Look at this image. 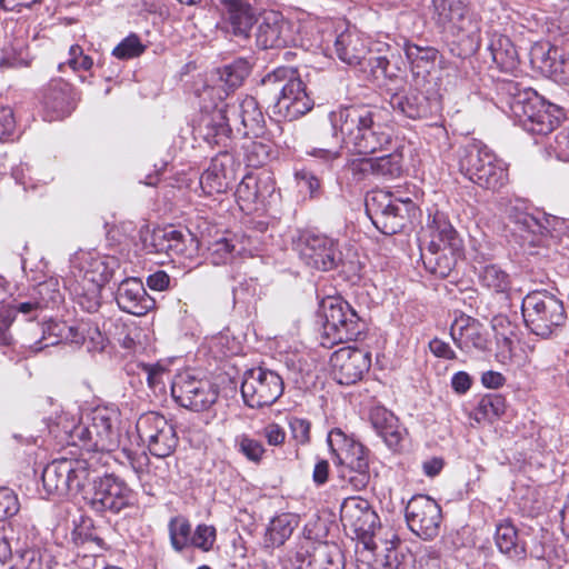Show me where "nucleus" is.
<instances>
[{
  "label": "nucleus",
  "mask_w": 569,
  "mask_h": 569,
  "mask_svg": "<svg viewBox=\"0 0 569 569\" xmlns=\"http://www.w3.org/2000/svg\"><path fill=\"white\" fill-rule=\"evenodd\" d=\"M296 179L301 190L315 197L320 190V180L309 170L301 169L296 172Z\"/></svg>",
  "instance_id": "nucleus-63"
},
{
  "label": "nucleus",
  "mask_w": 569,
  "mask_h": 569,
  "mask_svg": "<svg viewBox=\"0 0 569 569\" xmlns=\"http://www.w3.org/2000/svg\"><path fill=\"white\" fill-rule=\"evenodd\" d=\"M223 3L227 31L234 37L248 39L249 32L257 21L254 10L241 0H226Z\"/></svg>",
  "instance_id": "nucleus-29"
},
{
  "label": "nucleus",
  "mask_w": 569,
  "mask_h": 569,
  "mask_svg": "<svg viewBox=\"0 0 569 569\" xmlns=\"http://www.w3.org/2000/svg\"><path fill=\"white\" fill-rule=\"evenodd\" d=\"M140 439L147 442L152 456L158 459L169 457L178 445L176 429L162 415L148 412L137 421Z\"/></svg>",
  "instance_id": "nucleus-15"
},
{
  "label": "nucleus",
  "mask_w": 569,
  "mask_h": 569,
  "mask_svg": "<svg viewBox=\"0 0 569 569\" xmlns=\"http://www.w3.org/2000/svg\"><path fill=\"white\" fill-rule=\"evenodd\" d=\"M20 510L17 495L9 488H0V521L11 518Z\"/></svg>",
  "instance_id": "nucleus-56"
},
{
  "label": "nucleus",
  "mask_w": 569,
  "mask_h": 569,
  "mask_svg": "<svg viewBox=\"0 0 569 569\" xmlns=\"http://www.w3.org/2000/svg\"><path fill=\"white\" fill-rule=\"evenodd\" d=\"M236 443L239 451L253 462H259L264 453L262 443L247 435L239 436L236 439Z\"/></svg>",
  "instance_id": "nucleus-55"
},
{
  "label": "nucleus",
  "mask_w": 569,
  "mask_h": 569,
  "mask_svg": "<svg viewBox=\"0 0 569 569\" xmlns=\"http://www.w3.org/2000/svg\"><path fill=\"white\" fill-rule=\"evenodd\" d=\"M313 563L312 541L303 539L295 549H290L280 559L282 569H305Z\"/></svg>",
  "instance_id": "nucleus-47"
},
{
  "label": "nucleus",
  "mask_w": 569,
  "mask_h": 569,
  "mask_svg": "<svg viewBox=\"0 0 569 569\" xmlns=\"http://www.w3.org/2000/svg\"><path fill=\"white\" fill-rule=\"evenodd\" d=\"M150 247L154 252H164L168 256L182 254L186 249L182 232L172 228L153 230Z\"/></svg>",
  "instance_id": "nucleus-38"
},
{
  "label": "nucleus",
  "mask_w": 569,
  "mask_h": 569,
  "mask_svg": "<svg viewBox=\"0 0 569 569\" xmlns=\"http://www.w3.org/2000/svg\"><path fill=\"white\" fill-rule=\"evenodd\" d=\"M293 528L288 515L273 518L267 529L264 543L267 547H279L291 536Z\"/></svg>",
  "instance_id": "nucleus-51"
},
{
  "label": "nucleus",
  "mask_w": 569,
  "mask_h": 569,
  "mask_svg": "<svg viewBox=\"0 0 569 569\" xmlns=\"http://www.w3.org/2000/svg\"><path fill=\"white\" fill-rule=\"evenodd\" d=\"M281 376L270 369L257 367L244 372L241 395L250 408H263L273 405L283 393Z\"/></svg>",
  "instance_id": "nucleus-14"
},
{
  "label": "nucleus",
  "mask_w": 569,
  "mask_h": 569,
  "mask_svg": "<svg viewBox=\"0 0 569 569\" xmlns=\"http://www.w3.org/2000/svg\"><path fill=\"white\" fill-rule=\"evenodd\" d=\"M41 339L37 341L38 349L56 346L61 341H69L78 345L84 340L83 333L79 332L78 328L54 321L43 323L41 326Z\"/></svg>",
  "instance_id": "nucleus-35"
},
{
  "label": "nucleus",
  "mask_w": 569,
  "mask_h": 569,
  "mask_svg": "<svg viewBox=\"0 0 569 569\" xmlns=\"http://www.w3.org/2000/svg\"><path fill=\"white\" fill-rule=\"evenodd\" d=\"M30 57L28 47L23 38H13L8 40L1 49L0 68L10 69L26 67L29 64Z\"/></svg>",
  "instance_id": "nucleus-43"
},
{
  "label": "nucleus",
  "mask_w": 569,
  "mask_h": 569,
  "mask_svg": "<svg viewBox=\"0 0 569 569\" xmlns=\"http://www.w3.org/2000/svg\"><path fill=\"white\" fill-rule=\"evenodd\" d=\"M289 427L297 443L306 445L309 442L311 423L307 419L292 417L289 420Z\"/></svg>",
  "instance_id": "nucleus-61"
},
{
  "label": "nucleus",
  "mask_w": 569,
  "mask_h": 569,
  "mask_svg": "<svg viewBox=\"0 0 569 569\" xmlns=\"http://www.w3.org/2000/svg\"><path fill=\"white\" fill-rule=\"evenodd\" d=\"M526 326L541 338L551 337L566 321L562 300L547 290L529 292L521 305Z\"/></svg>",
  "instance_id": "nucleus-10"
},
{
  "label": "nucleus",
  "mask_w": 569,
  "mask_h": 569,
  "mask_svg": "<svg viewBox=\"0 0 569 569\" xmlns=\"http://www.w3.org/2000/svg\"><path fill=\"white\" fill-rule=\"evenodd\" d=\"M262 93L273 102L274 116L293 121L313 108V100L308 96L297 69L279 67L266 74L261 81Z\"/></svg>",
  "instance_id": "nucleus-3"
},
{
  "label": "nucleus",
  "mask_w": 569,
  "mask_h": 569,
  "mask_svg": "<svg viewBox=\"0 0 569 569\" xmlns=\"http://www.w3.org/2000/svg\"><path fill=\"white\" fill-rule=\"evenodd\" d=\"M495 542L499 551L512 560L526 558V542L519 537L518 529L510 519L496 526Z\"/></svg>",
  "instance_id": "nucleus-32"
},
{
  "label": "nucleus",
  "mask_w": 569,
  "mask_h": 569,
  "mask_svg": "<svg viewBox=\"0 0 569 569\" xmlns=\"http://www.w3.org/2000/svg\"><path fill=\"white\" fill-rule=\"evenodd\" d=\"M413 203L410 199L395 198L385 190H373L366 197V212L375 227L383 234L399 232Z\"/></svg>",
  "instance_id": "nucleus-12"
},
{
  "label": "nucleus",
  "mask_w": 569,
  "mask_h": 569,
  "mask_svg": "<svg viewBox=\"0 0 569 569\" xmlns=\"http://www.w3.org/2000/svg\"><path fill=\"white\" fill-rule=\"evenodd\" d=\"M78 263L79 279L103 286L111 279L117 261L92 252H81L72 261Z\"/></svg>",
  "instance_id": "nucleus-24"
},
{
  "label": "nucleus",
  "mask_w": 569,
  "mask_h": 569,
  "mask_svg": "<svg viewBox=\"0 0 569 569\" xmlns=\"http://www.w3.org/2000/svg\"><path fill=\"white\" fill-rule=\"evenodd\" d=\"M168 531L170 543L174 551L181 552L190 546L191 525L187 518L182 516L171 518L168 525Z\"/></svg>",
  "instance_id": "nucleus-49"
},
{
  "label": "nucleus",
  "mask_w": 569,
  "mask_h": 569,
  "mask_svg": "<svg viewBox=\"0 0 569 569\" xmlns=\"http://www.w3.org/2000/svg\"><path fill=\"white\" fill-rule=\"evenodd\" d=\"M250 63L244 59H237L218 70L219 80L228 88L233 89L243 82L250 73Z\"/></svg>",
  "instance_id": "nucleus-50"
},
{
  "label": "nucleus",
  "mask_w": 569,
  "mask_h": 569,
  "mask_svg": "<svg viewBox=\"0 0 569 569\" xmlns=\"http://www.w3.org/2000/svg\"><path fill=\"white\" fill-rule=\"evenodd\" d=\"M274 190L269 176L246 174L236 190L237 201L243 211L252 210V206Z\"/></svg>",
  "instance_id": "nucleus-30"
},
{
  "label": "nucleus",
  "mask_w": 569,
  "mask_h": 569,
  "mask_svg": "<svg viewBox=\"0 0 569 569\" xmlns=\"http://www.w3.org/2000/svg\"><path fill=\"white\" fill-rule=\"evenodd\" d=\"M129 459L132 469L141 481L158 482L159 480H164L168 476L169 466L163 460H159L153 463L146 455H140L138 457L129 456Z\"/></svg>",
  "instance_id": "nucleus-42"
},
{
  "label": "nucleus",
  "mask_w": 569,
  "mask_h": 569,
  "mask_svg": "<svg viewBox=\"0 0 569 569\" xmlns=\"http://www.w3.org/2000/svg\"><path fill=\"white\" fill-rule=\"evenodd\" d=\"M119 308L133 316H144L154 307V300L148 295L142 281L127 278L120 282L116 292Z\"/></svg>",
  "instance_id": "nucleus-23"
},
{
  "label": "nucleus",
  "mask_w": 569,
  "mask_h": 569,
  "mask_svg": "<svg viewBox=\"0 0 569 569\" xmlns=\"http://www.w3.org/2000/svg\"><path fill=\"white\" fill-rule=\"evenodd\" d=\"M430 242L421 258L426 269L439 278H447L463 251V241L443 213L437 212L429 226Z\"/></svg>",
  "instance_id": "nucleus-6"
},
{
  "label": "nucleus",
  "mask_w": 569,
  "mask_h": 569,
  "mask_svg": "<svg viewBox=\"0 0 569 569\" xmlns=\"http://www.w3.org/2000/svg\"><path fill=\"white\" fill-rule=\"evenodd\" d=\"M256 41L261 49L286 47L290 41V26L279 13L271 11L262 17Z\"/></svg>",
  "instance_id": "nucleus-25"
},
{
  "label": "nucleus",
  "mask_w": 569,
  "mask_h": 569,
  "mask_svg": "<svg viewBox=\"0 0 569 569\" xmlns=\"http://www.w3.org/2000/svg\"><path fill=\"white\" fill-rule=\"evenodd\" d=\"M146 46L141 43L140 38L131 33L124 38L112 51L118 59H132L142 54Z\"/></svg>",
  "instance_id": "nucleus-53"
},
{
  "label": "nucleus",
  "mask_w": 569,
  "mask_h": 569,
  "mask_svg": "<svg viewBox=\"0 0 569 569\" xmlns=\"http://www.w3.org/2000/svg\"><path fill=\"white\" fill-rule=\"evenodd\" d=\"M337 57L349 66H360L363 71V61L369 53L368 42L357 30L347 29L336 37L333 43Z\"/></svg>",
  "instance_id": "nucleus-26"
},
{
  "label": "nucleus",
  "mask_w": 569,
  "mask_h": 569,
  "mask_svg": "<svg viewBox=\"0 0 569 569\" xmlns=\"http://www.w3.org/2000/svg\"><path fill=\"white\" fill-rule=\"evenodd\" d=\"M340 520L358 537L373 532L378 516L368 500L360 497L346 498L340 508Z\"/></svg>",
  "instance_id": "nucleus-21"
},
{
  "label": "nucleus",
  "mask_w": 569,
  "mask_h": 569,
  "mask_svg": "<svg viewBox=\"0 0 569 569\" xmlns=\"http://www.w3.org/2000/svg\"><path fill=\"white\" fill-rule=\"evenodd\" d=\"M346 169L352 174L356 181H362L369 176H373L372 158H353L347 162Z\"/></svg>",
  "instance_id": "nucleus-57"
},
{
  "label": "nucleus",
  "mask_w": 569,
  "mask_h": 569,
  "mask_svg": "<svg viewBox=\"0 0 569 569\" xmlns=\"http://www.w3.org/2000/svg\"><path fill=\"white\" fill-rule=\"evenodd\" d=\"M512 221V232L529 246L539 244L541 237L548 232L541 220L527 212L517 213Z\"/></svg>",
  "instance_id": "nucleus-37"
},
{
  "label": "nucleus",
  "mask_w": 569,
  "mask_h": 569,
  "mask_svg": "<svg viewBox=\"0 0 569 569\" xmlns=\"http://www.w3.org/2000/svg\"><path fill=\"white\" fill-rule=\"evenodd\" d=\"M406 520L415 535L423 540H432L440 532L441 508L428 496H413L406 507Z\"/></svg>",
  "instance_id": "nucleus-17"
},
{
  "label": "nucleus",
  "mask_w": 569,
  "mask_h": 569,
  "mask_svg": "<svg viewBox=\"0 0 569 569\" xmlns=\"http://www.w3.org/2000/svg\"><path fill=\"white\" fill-rule=\"evenodd\" d=\"M171 395L181 407L193 411H203L216 402L218 390L209 380L183 371L178 373L172 381Z\"/></svg>",
  "instance_id": "nucleus-16"
},
{
  "label": "nucleus",
  "mask_w": 569,
  "mask_h": 569,
  "mask_svg": "<svg viewBox=\"0 0 569 569\" xmlns=\"http://www.w3.org/2000/svg\"><path fill=\"white\" fill-rule=\"evenodd\" d=\"M370 421L376 432L383 439L390 449H397L402 440L403 432L398 418L383 407L371 409Z\"/></svg>",
  "instance_id": "nucleus-33"
},
{
  "label": "nucleus",
  "mask_w": 569,
  "mask_h": 569,
  "mask_svg": "<svg viewBox=\"0 0 569 569\" xmlns=\"http://www.w3.org/2000/svg\"><path fill=\"white\" fill-rule=\"evenodd\" d=\"M429 11L437 28L466 38L471 50L479 49L481 22L470 9V0H431Z\"/></svg>",
  "instance_id": "nucleus-7"
},
{
  "label": "nucleus",
  "mask_w": 569,
  "mask_h": 569,
  "mask_svg": "<svg viewBox=\"0 0 569 569\" xmlns=\"http://www.w3.org/2000/svg\"><path fill=\"white\" fill-rule=\"evenodd\" d=\"M390 106L407 118L422 119L432 113L437 103L422 92L409 89L393 93L390 98Z\"/></svg>",
  "instance_id": "nucleus-27"
},
{
  "label": "nucleus",
  "mask_w": 569,
  "mask_h": 569,
  "mask_svg": "<svg viewBox=\"0 0 569 569\" xmlns=\"http://www.w3.org/2000/svg\"><path fill=\"white\" fill-rule=\"evenodd\" d=\"M327 441L336 462L342 467L340 478L353 490L365 489L370 481L368 450L340 429H332Z\"/></svg>",
  "instance_id": "nucleus-8"
},
{
  "label": "nucleus",
  "mask_w": 569,
  "mask_h": 569,
  "mask_svg": "<svg viewBox=\"0 0 569 569\" xmlns=\"http://www.w3.org/2000/svg\"><path fill=\"white\" fill-rule=\"evenodd\" d=\"M91 473V465L86 459L53 460L43 469V488L48 495L59 498L77 495L84 489Z\"/></svg>",
  "instance_id": "nucleus-11"
},
{
  "label": "nucleus",
  "mask_w": 569,
  "mask_h": 569,
  "mask_svg": "<svg viewBox=\"0 0 569 569\" xmlns=\"http://www.w3.org/2000/svg\"><path fill=\"white\" fill-rule=\"evenodd\" d=\"M506 411V399L499 393L482 396L472 412L477 422H492L500 418Z\"/></svg>",
  "instance_id": "nucleus-45"
},
{
  "label": "nucleus",
  "mask_w": 569,
  "mask_h": 569,
  "mask_svg": "<svg viewBox=\"0 0 569 569\" xmlns=\"http://www.w3.org/2000/svg\"><path fill=\"white\" fill-rule=\"evenodd\" d=\"M222 104L224 108H228V114L230 116L231 121H233V123L237 121L240 122L243 128L241 132L243 136H249L250 133L258 134L262 129L264 118L257 100L253 97H244L238 103Z\"/></svg>",
  "instance_id": "nucleus-28"
},
{
  "label": "nucleus",
  "mask_w": 569,
  "mask_h": 569,
  "mask_svg": "<svg viewBox=\"0 0 569 569\" xmlns=\"http://www.w3.org/2000/svg\"><path fill=\"white\" fill-rule=\"evenodd\" d=\"M83 498L96 512L119 513L133 506L136 495L123 479L110 473L94 479L92 488L84 492Z\"/></svg>",
  "instance_id": "nucleus-13"
},
{
  "label": "nucleus",
  "mask_w": 569,
  "mask_h": 569,
  "mask_svg": "<svg viewBox=\"0 0 569 569\" xmlns=\"http://www.w3.org/2000/svg\"><path fill=\"white\" fill-rule=\"evenodd\" d=\"M231 118L228 114V108L223 104L220 107L214 104L211 112L202 114L199 124V134L206 142L213 146L222 147L224 150L231 142Z\"/></svg>",
  "instance_id": "nucleus-22"
},
{
  "label": "nucleus",
  "mask_w": 569,
  "mask_h": 569,
  "mask_svg": "<svg viewBox=\"0 0 569 569\" xmlns=\"http://www.w3.org/2000/svg\"><path fill=\"white\" fill-rule=\"evenodd\" d=\"M509 96L508 104L511 114L519 124L532 134L547 136L559 124L562 111L547 102L531 88H520L517 82L510 81L505 84Z\"/></svg>",
  "instance_id": "nucleus-4"
},
{
  "label": "nucleus",
  "mask_w": 569,
  "mask_h": 569,
  "mask_svg": "<svg viewBox=\"0 0 569 569\" xmlns=\"http://www.w3.org/2000/svg\"><path fill=\"white\" fill-rule=\"evenodd\" d=\"M39 295L44 301L46 306L52 303L53 306L59 305L63 300V295L59 289L58 281L50 279L46 282H42L38 287Z\"/></svg>",
  "instance_id": "nucleus-60"
},
{
  "label": "nucleus",
  "mask_w": 569,
  "mask_h": 569,
  "mask_svg": "<svg viewBox=\"0 0 569 569\" xmlns=\"http://www.w3.org/2000/svg\"><path fill=\"white\" fill-rule=\"evenodd\" d=\"M480 284L493 293L509 297L511 292V279L498 264H487L478 273Z\"/></svg>",
  "instance_id": "nucleus-40"
},
{
  "label": "nucleus",
  "mask_w": 569,
  "mask_h": 569,
  "mask_svg": "<svg viewBox=\"0 0 569 569\" xmlns=\"http://www.w3.org/2000/svg\"><path fill=\"white\" fill-rule=\"evenodd\" d=\"M217 538V531L213 526L199 525L191 536L190 546L208 552L212 549Z\"/></svg>",
  "instance_id": "nucleus-54"
},
{
  "label": "nucleus",
  "mask_w": 569,
  "mask_h": 569,
  "mask_svg": "<svg viewBox=\"0 0 569 569\" xmlns=\"http://www.w3.org/2000/svg\"><path fill=\"white\" fill-rule=\"evenodd\" d=\"M405 53L413 68H427L436 60L438 51L433 48L407 43Z\"/></svg>",
  "instance_id": "nucleus-52"
},
{
  "label": "nucleus",
  "mask_w": 569,
  "mask_h": 569,
  "mask_svg": "<svg viewBox=\"0 0 569 569\" xmlns=\"http://www.w3.org/2000/svg\"><path fill=\"white\" fill-rule=\"evenodd\" d=\"M297 247L301 260L317 270H332L341 261L337 240L325 234L305 233Z\"/></svg>",
  "instance_id": "nucleus-18"
},
{
  "label": "nucleus",
  "mask_w": 569,
  "mask_h": 569,
  "mask_svg": "<svg viewBox=\"0 0 569 569\" xmlns=\"http://www.w3.org/2000/svg\"><path fill=\"white\" fill-rule=\"evenodd\" d=\"M489 50L493 62L501 71L510 72L517 68L518 52L508 37L493 33L490 39Z\"/></svg>",
  "instance_id": "nucleus-36"
},
{
  "label": "nucleus",
  "mask_w": 569,
  "mask_h": 569,
  "mask_svg": "<svg viewBox=\"0 0 569 569\" xmlns=\"http://www.w3.org/2000/svg\"><path fill=\"white\" fill-rule=\"evenodd\" d=\"M247 159L249 166H262L264 161L268 159L267 147L263 146L262 143L252 142L251 146L248 148Z\"/></svg>",
  "instance_id": "nucleus-64"
},
{
  "label": "nucleus",
  "mask_w": 569,
  "mask_h": 569,
  "mask_svg": "<svg viewBox=\"0 0 569 569\" xmlns=\"http://www.w3.org/2000/svg\"><path fill=\"white\" fill-rule=\"evenodd\" d=\"M367 64L370 68V74L375 79L379 78H388L392 79L396 77L395 72L390 70V61L382 56H370L369 58L366 56V60L363 61V66Z\"/></svg>",
  "instance_id": "nucleus-58"
},
{
  "label": "nucleus",
  "mask_w": 569,
  "mask_h": 569,
  "mask_svg": "<svg viewBox=\"0 0 569 569\" xmlns=\"http://www.w3.org/2000/svg\"><path fill=\"white\" fill-rule=\"evenodd\" d=\"M330 363L335 378L340 385H352L369 370L371 356L368 351L349 346L335 351Z\"/></svg>",
  "instance_id": "nucleus-19"
},
{
  "label": "nucleus",
  "mask_w": 569,
  "mask_h": 569,
  "mask_svg": "<svg viewBox=\"0 0 569 569\" xmlns=\"http://www.w3.org/2000/svg\"><path fill=\"white\" fill-rule=\"evenodd\" d=\"M312 559L321 569H343L345 557L337 543L319 542L315 546L312 542Z\"/></svg>",
  "instance_id": "nucleus-44"
},
{
  "label": "nucleus",
  "mask_w": 569,
  "mask_h": 569,
  "mask_svg": "<svg viewBox=\"0 0 569 569\" xmlns=\"http://www.w3.org/2000/svg\"><path fill=\"white\" fill-rule=\"evenodd\" d=\"M321 313L323 318L320 343L331 348L335 345L356 340L365 323L356 310L340 298H327L322 301Z\"/></svg>",
  "instance_id": "nucleus-9"
},
{
  "label": "nucleus",
  "mask_w": 569,
  "mask_h": 569,
  "mask_svg": "<svg viewBox=\"0 0 569 569\" xmlns=\"http://www.w3.org/2000/svg\"><path fill=\"white\" fill-rule=\"evenodd\" d=\"M70 84L63 80L51 81L42 93L44 109L52 112L51 119H59L71 112Z\"/></svg>",
  "instance_id": "nucleus-34"
},
{
  "label": "nucleus",
  "mask_w": 569,
  "mask_h": 569,
  "mask_svg": "<svg viewBox=\"0 0 569 569\" xmlns=\"http://www.w3.org/2000/svg\"><path fill=\"white\" fill-rule=\"evenodd\" d=\"M237 162L228 151H220L211 159L210 166L200 177V186L204 193L224 192L236 178Z\"/></svg>",
  "instance_id": "nucleus-20"
},
{
  "label": "nucleus",
  "mask_w": 569,
  "mask_h": 569,
  "mask_svg": "<svg viewBox=\"0 0 569 569\" xmlns=\"http://www.w3.org/2000/svg\"><path fill=\"white\" fill-rule=\"evenodd\" d=\"M16 132V119L11 108L0 107V141H7Z\"/></svg>",
  "instance_id": "nucleus-62"
},
{
  "label": "nucleus",
  "mask_w": 569,
  "mask_h": 569,
  "mask_svg": "<svg viewBox=\"0 0 569 569\" xmlns=\"http://www.w3.org/2000/svg\"><path fill=\"white\" fill-rule=\"evenodd\" d=\"M207 251V258L210 260V262L214 266H221L231 261L234 252H251L252 249L247 246L244 241L238 242L234 239L220 238L211 242L208 246Z\"/></svg>",
  "instance_id": "nucleus-41"
},
{
  "label": "nucleus",
  "mask_w": 569,
  "mask_h": 569,
  "mask_svg": "<svg viewBox=\"0 0 569 569\" xmlns=\"http://www.w3.org/2000/svg\"><path fill=\"white\" fill-rule=\"evenodd\" d=\"M328 122L319 132L325 147L309 152L325 161L338 159L343 146L356 154L369 156L387 149L392 141V126L387 114L376 108L363 104L339 108L328 114Z\"/></svg>",
  "instance_id": "nucleus-1"
},
{
  "label": "nucleus",
  "mask_w": 569,
  "mask_h": 569,
  "mask_svg": "<svg viewBox=\"0 0 569 569\" xmlns=\"http://www.w3.org/2000/svg\"><path fill=\"white\" fill-rule=\"evenodd\" d=\"M457 158L459 171L481 188L496 191L509 181L508 164L479 140L461 146Z\"/></svg>",
  "instance_id": "nucleus-5"
},
{
  "label": "nucleus",
  "mask_w": 569,
  "mask_h": 569,
  "mask_svg": "<svg viewBox=\"0 0 569 569\" xmlns=\"http://www.w3.org/2000/svg\"><path fill=\"white\" fill-rule=\"evenodd\" d=\"M450 336L456 346L466 352H469L472 348L478 350L487 348V339L480 325L470 317L456 319L451 326Z\"/></svg>",
  "instance_id": "nucleus-31"
},
{
  "label": "nucleus",
  "mask_w": 569,
  "mask_h": 569,
  "mask_svg": "<svg viewBox=\"0 0 569 569\" xmlns=\"http://www.w3.org/2000/svg\"><path fill=\"white\" fill-rule=\"evenodd\" d=\"M103 286L76 279L69 290L74 301L88 312H96L101 306V290Z\"/></svg>",
  "instance_id": "nucleus-39"
},
{
  "label": "nucleus",
  "mask_w": 569,
  "mask_h": 569,
  "mask_svg": "<svg viewBox=\"0 0 569 569\" xmlns=\"http://www.w3.org/2000/svg\"><path fill=\"white\" fill-rule=\"evenodd\" d=\"M119 412L113 408L98 407L88 416L87 422L63 412L58 417L57 427L61 428L68 445L87 451H113L120 446L118 428Z\"/></svg>",
  "instance_id": "nucleus-2"
},
{
  "label": "nucleus",
  "mask_w": 569,
  "mask_h": 569,
  "mask_svg": "<svg viewBox=\"0 0 569 569\" xmlns=\"http://www.w3.org/2000/svg\"><path fill=\"white\" fill-rule=\"evenodd\" d=\"M559 160L569 161V128H561L553 137V141L548 142Z\"/></svg>",
  "instance_id": "nucleus-59"
},
{
  "label": "nucleus",
  "mask_w": 569,
  "mask_h": 569,
  "mask_svg": "<svg viewBox=\"0 0 569 569\" xmlns=\"http://www.w3.org/2000/svg\"><path fill=\"white\" fill-rule=\"evenodd\" d=\"M38 302H22L18 306H2L0 308V345L10 346L12 343V336L9 332V328L14 320L17 312L29 313L32 310L39 308Z\"/></svg>",
  "instance_id": "nucleus-46"
},
{
  "label": "nucleus",
  "mask_w": 569,
  "mask_h": 569,
  "mask_svg": "<svg viewBox=\"0 0 569 569\" xmlns=\"http://www.w3.org/2000/svg\"><path fill=\"white\" fill-rule=\"evenodd\" d=\"M373 177L383 180H395L402 174V156L393 152L372 158Z\"/></svg>",
  "instance_id": "nucleus-48"
}]
</instances>
